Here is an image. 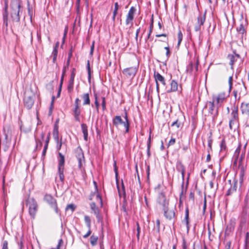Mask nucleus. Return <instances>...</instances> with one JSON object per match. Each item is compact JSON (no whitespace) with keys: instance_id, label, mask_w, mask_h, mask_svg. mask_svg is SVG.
Returning a JSON list of instances; mask_svg holds the SVG:
<instances>
[{"instance_id":"obj_56","label":"nucleus","mask_w":249,"mask_h":249,"mask_svg":"<svg viewBox=\"0 0 249 249\" xmlns=\"http://www.w3.org/2000/svg\"><path fill=\"white\" fill-rule=\"evenodd\" d=\"M2 249H8V242L6 240L2 242Z\"/></svg>"},{"instance_id":"obj_49","label":"nucleus","mask_w":249,"mask_h":249,"mask_svg":"<svg viewBox=\"0 0 249 249\" xmlns=\"http://www.w3.org/2000/svg\"><path fill=\"white\" fill-rule=\"evenodd\" d=\"M97 193H98V192H97ZM96 198L97 201H99V202H100L101 207H102L103 202H102L101 196L98 193H97L96 195Z\"/></svg>"},{"instance_id":"obj_48","label":"nucleus","mask_w":249,"mask_h":249,"mask_svg":"<svg viewBox=\"0 0 249 249\" xmlns=\"http://www.w3.org/2000/svg\"><path fill=\"white\" fill-rule=\"evenodd\" d=\"M182 34L181 32V31L180 30L178 34V45H179V44H180L182 40Z\"/></svg>"},{"instance_id":"obj_36","label":"nucleus","mask_w":249,"mask_h":249,"mask_svg":"<svg viewBox=\"0 0 249 249\" xmlns=\"http://www.w3.org/2000/svg\"><path fill=\"white\" fill-rule=\"evenodd\" d=\"M150 146H151V132H150V135L148 138V140L147 141V154L148 157H149L151 155L150 154Z\"/></svg>"},{"instance_id":"obj_40","label":"nucleus","mask_w":249,"mask_h":249,"mask_svg":"<svg viewBox=\"0 0 249 249\" xmlns=\"http://www.w3.org/2000/svg\"><path fill=\"white\" fill-rule=\"evenodd\" d=\"M78 161V167L80 169H81L83 167V164L85 163V158L83 157L81 158H77Z\"/></svg>"},{"instance_id":"obj_6","label":"nucleus","mask_w":249,"mask_h":249,"mask_svg":"<svg viewBox=\"0 0 249 249\" xmlns=\"http://www.w3.org/2000/svg\"><path fill=\"white\" fill-rule=\"evenodd\" d=\"M44 199L56 213H59V210L57 206V201L52 195L46 194L44 196Z\"/></svg>"},{"instance_id":"obj_16","label":"nucleus","mask_w":249,"mask_h":249,"mask_svg":"<svg viewBox=\"0 0 249 249\" xmlns=\"http://www.w3.org/2000/svg\"><path fill=\"white\" fill-rule=\"evenodd\" d=\"M197 24L195 26V30L198 32L200 30L206 19V12L203 15H199L197 17Z\"/></svg>"},{"instance_id":"obj_15","label":"nucleus","mask_w":249,"mask_h":249,"mask_svg":"<svg viewBox=\"0 0 249 249\" xmlns=\"http://www.w3.org/2000/svg\"><path fill=\"white\" fill-rule=\"evenodd\" d=\"M248 210L246 208H244L243 209L242 212L241 214V220L240 228L241 230H244L246 228V219L248 217Z\"/></svg>"},{"instance_id":"obj_46","label":"nucleus","mask_w":249,"mask_h":249,"mask_svg":"<svg viewBox=\"0 0 249 249\" xmlns=\"http://www.w3.org/2000/svg\"><path fill=\"white\" fill-rule=\"evenodd\" d=\"M113 166H114V172L115 173V177H116V181L117 182L118 181V168H117V167L116 165V161H114Z\"/></svg>"},{"instance_id":"obj_52","label":"nucleus","mask_w":249,"mask_h":249,"mask_svg":"<svg viewBox=\"0 0 249 249\" xmlns=\"http://www.w3.org/2000/svg\"><path fill=\"white\" fill-rule=\"evenodd\" d=\"M64 77V75H62V76L61 77V80H60V85H59V91H58V95L60 94V92L61 90V88H62V86L63 84Z\"/></svg>"},{"instance_id":"obj_37","label":"nucleus","mask_w":249,"mask_h":249,"mask_svg":"<svg viewBox=\"0 0 249 249\" xmlns=\"http://www.w3.org/2000/svg\"><path fill=\"white\" fill-rule=\"evenodd\" d=\"M241 144L239 143L237 148H236V149L235 150V151L234 152V157L236 160H237L239 158L240 152L241 151Z\"/></svg>"},{"instance_id":"obj_41","label":"nucleus","mask_w":249,"mask_h":249,"mask_svg":"<svg viewBox=\"0 0 249 249\" xmlns=\"http://www.w3.org/2000/svg\"><path fill=\"white\" fill-rule=\"evenodd\" d=\"M74 85V80L70 79L68 85V90L69 92H71L73 90Z\"/></svg>"},{"instance_id":"obj_19","label":"nucleus","mask_w":249,"mask_h":249,"mask_svg":"<svg viewBox=\"0 0 249 249\" xmlns=\"http://www.w3.org/2000/svg\"><path fill=\"white\" fill-rule=\"evenodd\" d=\"M242 114L247 117H249V102H243L240 107Z\"/></svg>"},{"instance_id":"obj_8","label":"nucleus","mask_w":249,"mask_h":249,"mask_svg":"<svg viewBox=\"0 0 249 249\" xmlns=\"http://www.w3.org/2000/svg\"><path fill=\"white\" fill-rule=\"evenodd\" d=\"M231 118L229 122V127L231 129H232V124L234 123L235 122H238L239 121L238 107V106H236L235 104H234L231 107Z\"/></svg>"},{"instance_id":"obj_28","label":"nucleus","mask_w":249,"mask_h":249,"mask_svg":"<svg viewBox=\"0 0 249 249\" xmlns=\"http://www.w3.org/2000/svg\"><path fill=\"white\" fill-rule=\"evenodd\" d=\"M81 98L83 100V105L84 106L90 104V101L89 93L83 94V95H81Z\"/></svg>"},{"instance_id":"obj_55","label":"nucleus","mask_w":249,"mask_h":249,"mask_svg":"<svg viewBox=\"0 0 249 249\" xmlns=\"http://www.w3.org/2000/svg\"><path fill=\"white\" fill-rule=\"evenodd\" d=\"M175 142H176V139L172 138L168 142V146L169 147L170 145H174L175 143Z\"/></svg>"},{"instance_id":"obj_50","label":"nucleus","mask_w":249,"mask_h":249,"mask_svg":"<svg viewBox=\"0 0 249 249\" xmlns=\"http://www.w3.org/2000/svg\"><path fill=\"white\" fill-rule=\"evenodd\" d=\"M63 243V240L62 239H60L58 241V243L57 246L56 248H51L50 249H60V247L62 245Z\"/></svg>"},{"instance_id":"obj_60","label":"nucleus","mask_w":249,"mask_h":249,"mask_svg":"<svg viewBox=\"0 0 249 249\" xmlns=\"http://www.w3.org/2000/svg\"><path fill=\"white\" fill-rule=\"evenodd\" d=\"M89 230L88 231V232L86 233V234H85L84 236H83V237L84 238H88L91 233V229H88Z\"/></svg>"},{"instance_id":"obj_35","label":"nucleus","mask_w":249,"mask_h":249,"mask_svg":"<svg viewBox=\"0 0 249 249\" xmlns=\"http://www.w3.org/2000/svg\"><path fill=\"white\" fill-rule=\"evenodd\" d=\"M171 126L172 127L176 126L177 128H179L182 127V124L181 121H180L179 119H178L172 123Z\"/></svg>"},{"instance_id":"obj_61","label":"nucleus","mask_w":249,"mask_h":249,"mask_svg":"<svg viewBox=\"0 0 249 249\" xmlns=\"http://www.w3.org/2000/svg\"><path fill=\"white\" fill-rule=\"evenodd\" d=\"M74 71H75V69L73 68L71 72L70 79L74 80V77H75V73L74 72Z\"/></svg>"},{"instance_id":"obj_33","label":"nucleus","mask_w":249,"mask_h":249,"mask_svg":"<svg viewBox=\"0 0 249 249\" xmlns=\"http://www.w3.org/2000/svg\"><path fill=\"white\" fill-rule=\"evenodd\" d=\"M75 156L76 158L84 157V153L81 148L79 146L75 150Z\"/></svg>"},{"instance_id":"obj_4","label":"nucleus","mask_w":249,"mask_h":249,"mask_svg":"<svg viewBox=\"0 0 249 249\" xmlns=\"http://www.w3.org/2000/svg\"><path fill=\"white\" fill-rule=\"evenodd\" d=\"M35 94L32 90H26L25 92L24 98V104L25 107L30 109L34 104Z\"/></svg>"},{"instance_id":"obj_53","label":"nucleus","mask_w":249,"mask_h":249,"mask_svg":"<svg viewBox=\"0 0 249 249\" xmlns=\"http://www.w3.org/2000/svg\"><path fill=\"white\" fill-rule=\"evenodd\" d=\"M229 89L231 90L232 88V76H230L229 78Z\"/></svg>"},{"instance_id":"obj_27","label":"nucleus","mask_w":249,"mask_h":249,"mask_svg":"<svg viewBox=\"0 0 249 249\" xmlns=\"http://www.w3.org/2000/svg\"><path fill=\"white\" fill-rule=\"evenodd\" d=\"M81 129L84 135V139L85 141L88 140V126L85 124H81Z\"/></svg>"},{"instance_id":"obj_31","label":"nucleus","mask_w":249,"mask_h":249,"mask_svg":"<svg viewBox=\"0 0 249 249\" xmlns=\"http://www.w3.org/2000/svg\"><path fill=\"white\" fill-rule=\"evenodd\" d=\"M237 180H234V184L231 187L228 189L227 193V196H230L232 193H233L234 192H235L237 189Z\"/></svg>"},{"instance_id":"obj_14","label":"nucleus","mask_w":249,"mask_h":249,"mask_svg":"<svg viewBox=\"0 0 249 249\" xmlns=\"http://www.w3.org/2000/svg\"><path fill=\"white\" fill-rule=\"evenodd\" d=\"M90 207L93 213L96 216L98 223L102 222L103 218L100 213V210L96 206L95 202H92L90 204Z\"/></svg>"},{"instance_id":"obj_64","label":"nucleus","mask_w":249,"mask_h":249,"mask_svg":"<svg viewBox=\"0 0 249 249\" xmlns=\"http://www.w3.org/2000/svg\"><path fill=\"white\" fill-rule=\"evenodd\" d=\"M231 242L228 241L225 245V249H231Z\"/></svg>"},{"instance_id":"obj_11","label":"nucleus","mask_w":249,"mask_h":249,"mask_svg":"<svg viewBox=\"0 0 249 249\" xmlns=\"http://www.w3.org/2000/svg\"><path fill=\"white\" fill-rule=\"evenodd\" d=\"M158 203L162 207V209H165L168 207L169 200L167 199L165 195L163 193H160L159 195Z\"/></svg>"},{"instance_id":"obj_32","label":"nucleus","mask_w":249,"mask_h":249,"mask_svg":"<svg viewBox=\"0 0 249 249\" xmlns=\"http://www.w3.org/2000/svg\"><path fill=\"white\" fill-rule=\"evenodd\" d=\"M58 127L55 124L53 130V137L55 142H58L59 140Z\"/></svg>"},{"instance_id":"obj_39","label":"nucleus","mask_w":249,"mask_h":249,"mask_svg":"<svg viewBox=\"0 0 249 249\" xmlns=\"http://www.w3.org/2000/svg\"><path fill=\"white\" fill-rule=\"evenodd\" d=\"M98 240V237L92 235L90 237V242L92 246H94L96 245Z\"/></svg>"},{"instance_id":"obj_29","label":"nucleus","mask_w":249,"mask_h":249,"mask_svg":"<svg viewBox=\"0 0 249 249\" xmlns=\"http://www.w3.org/2000/svg\"><path fill=\"white\" fill-rule=\"evenodd\" d=\"M59 158L58 159V168H64L65 158L64 156L61 153H59Z\"/></svg>"},{"instance_id":"obj_51","label":"nucleus","mask_w":249,"mask_h":249,"mask_svg":"<svg viewBox=\"0 0 249 249\" xmlns=\"http://www.w3.org/2000/svg\"><path fill=\"white\" fill-rule=\"evenodd\" d=\"M87 69H88V78H89V80H90V77H91V73H90V68L89 61H88Z\"/></svg>"},{"instance_id":"obj_62","label":"nucleus","mask_w":249,"mask_h":249,"mask_svg":"<svg viewBox=\"0 0 249 249\" xmlns=\"http://www.w3.org/2000/svg\"><path fill=\"white\" fill-rule=\"evenodd\" d=\"M57 142L56 148L58 150H60L62 146V142L61 141L59 142V140H58V142Z\"/></svg>"},{"instance_id":"obj_5","label":"nucleus","mask_w":249,"mask_h":249,"mask_svg":"<svg viewBox=\"0 0 249 249\" xmlns=\"http://www.w3.org/2000/svg\"><path fill=\"white\" fill-rule=\"evenodd\" d=\"M26 205L29 208V213L34 219L37 211V204L33 198H28L26 201Z\"/></svg>"},{"instance_id":"obj_30","label":"nucleus","mask_w":249,"mask_h":249,"mask_svg":"<svg viewBox=\"0 0 249 249\" xmlns=\"http://www.w3.org/2000/svg\"><path fill=\"white\" fill-rule=\"evenodd\" d=\"M59 41H57L55 44V46L53 48V50L52 52V55L53 56V62L56 60L57 55V49L59 47Z\"/></svg>"},{"instance_id":"obj_18","label":"nucleus","mask_w":249,"mask_h":249,"mask_svg":"<svg viewBox=\"0 0 249 249\" xmlns=\"http://www.w3.org/2000/svg\"><path fill=\"white\" fill-rule=\"evenodd\" d=\"M45 134L43 132L41 133L39 137L35 136V140L36 142V149H40L42 146V142L44 141Z\"/></svg>"},{"instance_id":"obj_7","label":"nucleus","mask_w":249,"mask_h":249,"mask_svg":"<svg viewBox=\"0 0 249 249\" xmlns=\"http://www.w3.org/2000/svg\"><path fill=\"white\" fill-rule=\"evenodd\" d=\"M81 101L78 98H76L74 101V107L72 109L73 115L75 121L80 122V115L81 112L80 108Z\"/></svg>"},{"instance_id":"obj_17","label":"nucleus","mask_w":249,"mask_h":249,"mask_svg":"<svg viewBox=\"0 0 249 249\" xmlns=\"http://www.w3.org/2000/svg\"><path fill=\"white\" fill-rule=\"evenodd\" d=\"M176 168L178 172H180L181 174V176L183 180V182L182 183V189L183 188L184 185V177H185V167L183 164L181 163V161H178L176 165Z\"/></svg>"},{"instance_id":"obj_58","label":"nucleus","mask_w":249,"mask_h":249,"mask_svg":"<svg viewBox=\"0 0 249 249\" xmlns=\"http://www.w3.org/2000/svg\"><path fill=\"white\" fill-rule=\"evenodd\" d=\"M153 28V25L152 23H151L150 25L149 31V34L147 36V38H149L150 37V36L152 32Z\"/></svg>"},{"instance_id":"obj_25","label":"nucleus","mask_w":249,"mask_h":249,"mask_svg":"<svg viewBox=\"0 0 249 249\" xmlns=\"http://www.w3.org/2000/svg\"><path fill=\"white\" fill-rule=\"evenodd\" d=\"M171 88L169 89H167L166 90V92L168 93H170L171 92H175L178 90V83L174 80H172L170 83Z\"/></svg>"},{"instance_id":"obj_13","label":"nucleus","mask_w":249,"mask_h":249,"mask_svg":"<svg viewBox=\"0 0 249 249\" xmlns=\"http://www.w3.org/2000/svg\"><path fill=\"white\" fill-rule=\"evenodd\" d=\"M136 9L135 7L133 6L131 7L127 14L125 19V24L126 25H129L130 24L131 25H132L133 20L134 18V15L136 13Z\"/></svg>"},{"instance_id":"obj_26","label":"nucleus","mask_w":249,"mask_h":249,"mask_svg":"<svg viewBox=\"0 0 249 249\" xmlns=\"http://www.w3.org/2000/svg\"><path fill=\"white\" fill-rule=\"evenodd\" d=\"M4 13L3 15V24L6 27L8 26V5L6 1H5Z\"/></svg>"},{"instance_id":"obj_22","label":"nucleus","mask_w":249,"mask_h":249,"mask_svg":"<svg viewBox=\"0 0 249 249\" xmlns=\"http://www.w3.org/2000/svg\"><path fill=\"white\" fill-rule=\"evenodd\" d=\"M236 31L238 35L240 36V37L242 39L246 36L247 31L243 23H241L239 26L236 27Z\"/></svg>"},{"instance_id":"obj_34","label":"nucleus","mask_w":249,"mask_h":249,"mask_svg":"<svg viewBox=\"0 0 249 249\" xmlns=\"http://www.w3.org/2000/svg\"><path fill=\"white\" fill-rule=\"evenodd\" d=\"M228 58L230 60L229 64L231 66V68L232 69L233 65L237 59L235 58V56H234L233 54H229Z\"/></svg>"},{"instance_id":"obj_47","label":"nucleus","mask_w":249,"mask_h":249,"mask_svg":"<svg viewBox=\"0 0 249 249\" xmlns=\"http://www.w3.org/2000/svg\"><path fill=\"white\" fill-rule=\"evenodd\" d=\"M75 209V206L72 204H70L67 205L66 208V211H68L69 209L71 210V212H73Z\"/></svg>"},{"instance_id":"obj_1","label":"nucleus","mask_w":249,"mask_h":249,"mask_svg":"<svg viewBox=\"0 0 249 249\" xmlns=\"http://www.w3.org/2000/svg\"><path fill=\"white\" fill-rule=\"evenodd\" d=\"M21 1L20 0H11L10 4V17L15 22L20 21V15L22 14Z\"/></svg>"},{"instance_id":"obj_42","label":"nucleus","mask_w":249,"mask_h":249,"mask_svg":"<svg viewBox=\"0 0 249 249\" xmlns=\"http://www.w3.org/2000/svg\"><path fill=\"white\" fill-rule=\"evenodd\" d=\"M64 172V168H58V174H59V179L61 180V181L63 182L64 179V176L63 174Z\"/></svg>"},{"instance_id":"obj_9","label":"nucleus","mask_w":249,"mask_h":249,"mask_svg":"<svg viewBox=\"0 0 249 249\" xmlns=\"http://www.w3.org/2000/svg\"><path fill=\"white\" fill-rule=\"evenodd\" d=\"M226 95L225 92H220L218 94H213L212 96V101H213V103L218 106V107L221 106V104L223 103L224 101L226 99Z\"/></svg>"},{"instance_id":"obj_54","label":"nucleus","mask_w":249,"mask_h":249,"mask_svg":"<svg viewBox=\"0 0 249 249\" xmlns=\"http://www.w3.org/2000/svg\"><path fill=\"white\" fill-rule=\"evenodd\" d=\"M164 49L166 50V56L167 58V59L170 57V54H171V53H170V49H169V48L168 46L167 47H165L164 48Z\"/></svg>"},{"instance_id":"obj_12","label":"nucleus","mask_w":249,"mask_h":249,"mask_svg":"<svg viewBox=\"0 0 249 249\" xmlns=\"http://www.w3.org/2000/svg\"><path fill=\"white\" fill-rule=\"evenodd\" d=\"M154 77L156 83V90L159 93L160 90L159 82H160L164 86H165V79L160 73L156 71L154 72Z\"/></svg>"},{"instance_id":"obj_23","label":"nucleus","mask_w":249,"mask_h":249,"mask_svg":"<svg viewBox=\"0 0 249 249\" xmlns=\"http://www.w3.org/2000/svg\"><path fill=\"white\" fill-rule=\"evenodd\" d=\"M235 226V222L233 220H231L227 225L225 230V234L229 235L231 232L233 231Z\"/></svg>"},{"instance_id":"obj_43","label":"nucleus","mask_w":249,"mask_h":249,"mask_svg":"<svg viewBox=\"0 0 249 249\" xmlns=\"http://www.w3.org/2000/svg\"><path fill=\"white\" fill-rule=\"evenodd\" d=\"M28 15L30 17V19L32 20V15H33V7L31 6L29 4V1L28 0Z\"/></svg>"},{"instance_id":"obj_3","label":"nucleus","mask_w":249,"mask_h":249,"mask_svg":"<svg viewBox=\"0 0 249 249\" xmlns=\"http://www.w3.org/2000/svg\"><path fill=\"white\" fill-rule=\"evenodd\" d=\"M125 121H124L120 116H116L113 119L112 123L113 125L118 127L119 125L122 124L125 128V133H128L129 130V122L128 119L127 112H125V116L124 117Z\"/></svg>"},{"instance_id":"obj_21","label":"nucleus","mask_w":249,"mask_h":249,"mask_svg":"<svg viewBox=\"0 0 249 249\" xmlns=\"http://www.w3.org/2000/svg\"><path fill=\"white\" fill-rule=\"evenodd\" d=\"M164 211V216L169 220H171L175 216V213L174 210H169L168 207L165 209H162Z\"/></svg>"},{"instance_id":"obj_20","label":"nucleus","mask_w":249,"mask_h":249,"mask_svg":"<svg viewBox=\"0 0 249 249\" xmlns=\"http://www.w3.org/2000/svg\"><path fill=\"white\" fill-rule=\"evenodd\" d=\"M198 60H197L196 63H194L193 62H190L187 67L186 71L190 73H192L194 71H197L198 69Z\"/></svg>"},{"instance_id":"obj_38","label":"nucleus","mask_w":249,"mask_h":249,"mask_svg":"<svg viewBox=\"0 0 249 249\" xmlns=\"http://www.w3.org/2000/svg\"><path fill=\"white\" fill-rule=\"evenodd\" d=\"M84 221L88 229H91V220L88 215H85Z\"/></svg>"},{"instance_id":"obj_24","label":"nucleus","mask_w":249,"mask_h":249,"mask_svg":"<svg viewBox=\"0 0 249 249\" xmlns=\"http://www.w3.org/2000/svg\"><path fill=\"white\" fill-rule=\"evenodd\" d=\"M189 209L188 207L185 209V217L184 219L182 220V222L184 223L187 228V232L189 231L190 228V224H189Z\"/></svg>"},{"instance_id":"obj_10","label":"nucleus","mask_w":249,"mask_h":249,"mask_svg":"<svg viewBox=\"0 0 249 249\" xmlns=\"http://www.w3.org/2000/svg\"><path fill=\"white\" fill-rule=\"evenodd\" d=\"M138 67H131L124 69L123 73L127 78H133L138 71Z\"/></svg>"},{"instance_id":"obj_57","label":"nucleus","mask_w":249,"mask_h":249,"mask_svg":"<svg viewBox=\"0 0 249 249\" xmlns=\"http://www.w3.org/2000/svg\"><path fill=\"white\" fill-rule=\"evenodd\" d=\"M95 105L97 110H98L99 107V103L97 100V97L96 95H95Z\"/></svg>"},{"instance_id":"obj_63","label":"nucleus","mask_w":249,"mask_h":249,"mask_svg":"<svg viewBox=\"0 0 249 249\" xmlns=\"http://www.w3.org/2000/svg\"><path fill=\"white\" fill-rule=\"evenodd\" d=\"M47 148H48V146L47 145H44V148H43V152H42V157H44V156H45L46 153V151L47 150Z\"/></svg>"},{"instance_id":"obj_45","label":"nucleus","mask_w":249,"mask_h":249,"mask_svg":"<svg viewBox=\"0 0 249 249\" xmlns=\"http://www.w3.org/2000/svg\"><path fill=\"white\" fill-rule=\"evenodd\" d=\"M227 146L226 142L224 139H223L220 143V152L225 151L226 150Z\"/></svg>"},{"instance_id":"obj_59","label":"nucleus","mask_w":249,"mask_h":249,"mask_svg":"<svg viewBox=\"0 0 249 249\" xmlns=\"http://www.w3.org/2000/svg\"><path fill=\"white\" fill-rule=\"evenodd\" d=\"M102 106L103 110H105L106 108V100L105 97H102Z\"/></svg>"},{"instance_id":"obj_44","label":"nucleus","mask_w":249,"mask_h":249,"mask_svg":"<svg viewBox=\"0 0 249 249\" xmlns=\"http://www.w3.org/2000/svg\"><path fill=\"white\" fill-rule=\"evenodd\" d=\"M246 147V144L244 146V149L242 150V154L240 155V157H239V163H241L242 162V161L245 157V149Z\"/></svg>"},{"instance_id":"obj_2","label":"nucleus","mask_w":249,"mask_h":249,"mask_svg":"<svg viewBox=\"0 0 249 249\" xmlns=\"http://www.w3.org/2000/svg\"><path fill=\"white\" fill-rule=\"evenodd\" d=\"M219 107L213 103V101H207L203 109V112L207 111L205 116H212V119L214 121L218 115Z\"/></svg>"}]
</instances>
